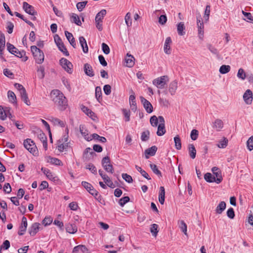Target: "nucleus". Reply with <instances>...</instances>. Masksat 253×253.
I'll list each match as a JSON object with an SVG mask.
<instances>
[{
    "label": "nucleus",
    "instance_id": "obj_3",
    "mask_svg": "<svg viewBox=\"0 0 253 253\" xmlns=\"http://www.w3.org/2000/svg\"><path fill=\"white\" fill-rule=\"evenodd\" d=\"M169 80V78L168 76H162L154 79L153 81V84L158 88L163 89L165 88Z\"/></svg>",
    "mask_w": 253,
    "mask_h": 253
},
{
    "label": "nucleus",
    "instance_id": "obj_12",
    "mask_svg": "<svg viewBox=\"0 0 253 253\" xmlns=\"http://www.w3.org/2000/svg\"><path fill=\"white\" fill-rule=\"evenodd\" d=\"M134 60L135 59L132 55L127 53L125 58V66L132 67L134 64Z\"/></svg>",
    "mask_w": 253,
    "mask_h": 253
},
{
    "label": "nucleus",
    "instance_id": "obj_53",
    "mask_svg": "<svg viewBox=\"0 0 253 253\" xmlns=\"http://www.w3.org/2000/svg\"><path fill=\"white\" fill-rule=\"evenodd\" d=\"M61 143L57 146V149L60 152H63L64 150H66L69 147V143Z\"/></svg>",
    "mask_w": 253,
    "mask_h": 253
},
{
    "label": "nucleus",
    "instance_id": "obj_31",
    "mask_svg": "<svg viewBox=\"0 0 253 253\" xmlns=\"http://www.w3.org/2000/svg\"><path fill=\"white\" fill-rule=\"evenodd\" d=\"M66 37L69 41L70 43L74 47H75L76 45L75 39L72 34V33H65Z\"/></svg>",
    "mask_w": 253,
    "mask_h": 253
},
{
    "label": "nucleus",
    "instance_id": "obj_48",
    "mask_svg": "<svg viewBox=\"0 0 253 253\" xmlns=\"http://www.w3.org/2000/svg\"><path fill=\"white\" fill-rule=\"evenodd\" d=\"M54 39L58 48H59V47H62V46L64 45L61 39L58 35H54Z\"/></svg>",
    "mask_w": 253,
    "mask_h": 253
},
{
    "label": "nucleus",
    "instance_id": "obj_7",
    "mask_svg": "<svg viewBox=\"0 0 253 253\" xmlns=\"http://www.w3.org/2000/svg\"><path fill=\"white\" fill-rule=\"evenodd\" d=\"M60 64L61 66L69 73L72 72V64L67 59L62 58L60 60Z\"/></svg>",
    "mask_w": 253,
    "mask_h": 253
},
{
    "label": "nucleus",
    "instance_id": "obj_17",
    "mask_svg": "<svg viewBox=\"0 0 253 253\" xmlns=\"http://www.w3.org/2000/svg\"><path fill=\"white\" fill-rule=\"evenodd\" d=\"M40 224L37 222L33 223L29 228V233L31 236H34L38 232Z\"/></svg>",
    "mask_w": 253,
    "mask_h": 253
},
{
    "label": "nucleus",
    "instance_id": "obj_1",
    "mask_svg": "<svg viewBox=\"0 0 253 253\" xmlns=\"http://www.w3.org/2000/svg\"><path fill=\"white\" fill-rule=\"evenodd\" d=\"M50 96L60 110L63 111L66 109L68 105L67 100L62 92L58 89H54L51 91Z\"/></svg>",
    "mask_w": 253,
    "mask_h": 253
},
{
    "label": "nucleus",
    "instance_id": "obj_21",
    "mask_svg": "<svg viewBox=\"0 0 253 253\" xmlns=\"http://www.w3.org/2000/svg\"><path fill=\"white\" fill-rule=\"evenodd\" d=\"M212 127L217 131H220L223 127V123L220 119H216L213 123Z\"/></svg>",
    "mask_w": 253,
    "mask_h": 253
},
{
    "label": "nucleus",
    "instance_id": "obj_56",
    "mask_svg": "<svg viewBox=\"0 0 253 253\" xmlns=\"http://www.w3.org/2000/svg\"><path fill=\"white\" fill-rule=\"evenodd\" d=\"M228 139L224 137L223 140L219 142V143L217 144V146L220 148H224L226 147Z\"/></svg>",
    "mask_w": 253,
    "mask_h": 253
},
{
    "label": "nucleus",
    "instance_id": "obj_29",
    "mask_svg": "<svg viewBox=\"0 0 253 253\" xmlns=\"http://www.w3.org/2000/svg\"><path fill=\"white\" fill-rule=\"evenodd\" d=\"M14 55L19 58H23L22 60L24 61H27L28 59V57L26 56V52L24 50L19 51L17 49Z\"/></svg>",
    "mask_w": 253,
    "mask_h": 253
},
{
    "label": "nucleus",
    "instance_id": "obj_16",
    "mask_svg": "<svg viewBox=\"0 0 253 253\" xmlns=\"http://www.w3.org/2000/svg\"><path fill=\"white\" fill-rule=\"evenodd\" d=\"M80 131L82 135L84 137V139L88 141H89L92 139V135L89 136L88 130L85 129L84 125L80 126Z\"/></svg>",
    "mask_w": 253,
    "mask_h": 253
},
{
    "label": "nucleus",
    "instance_id": "obj_46",
    "mask_svg": "<svg viewBox=\"0 0 253 253\" xmlns=\"http://www.w3.org/2000/svg\"><path fill=\"white\" fill-rule=\"evenodd\" d=\"M14 14L17 17H18L21 18V19H22L23 21H24L26 23H27L28 24H29L31 27H33L34 26V24L31 22L29 21L27 18H25V17L23 15L21 14L20 13H18L17 12H14Z\"/></svg>",
    "mask_w": 253,
    "mask_h": 253
},
{
    "label": "nucleus",
    "instance_id": "obj_9",
    "mask_svg": "<svg viewBox=\"0 0 253 253\" xmlns=\"http://www.w3.org/2000/svg\"><path fill=\"white\" fill-rule=\"evenodd\" d=\"M172 44V41L170 37H167L166 39L164 45V51L167 54H170L171 52V49L170 46Z\"/></svg>",
    "mask_w": 253,
    "mask_h": 253
},
{
    "label": "nucleus",
    "instance_id": "obj_6",
    "mask_svg": "<svg viewBox=\"0 0 253 253\" xmlns=\"http://www.w3.org/2000/svg\"><path fill=\"white\" fill-rule=\"evenodd\" d=\"M23 8L26 13L31 15L30 17L31 20H35L36 19V18L34 15L35 13H36V12L32 5L29 4L26 2H24L23 3Z\"/></svg>",
    "mask_w": 253,
    "mask_h": 253
},
{
    "label": "nucleus",
    "instance_id": "obj_18",
    "mask_svg": "<svg viewBox=\"0 0 253 253\" xmlns=\"http://www.w3.org/2000/svg\"><path fill=\"white\" fill-rule=\"evenodd\" d=\"M84 70L86 75L91 77L94 75L92 68L90 64L85 63L84 65Z\"/></svg>",
    "mask_w": 253,
    "mask_h": 253
},
{
    "label": "nucleus",
    "instance_id": "obj_33",
    "mask_svg": "<svg viewBox=\"0 0 253 253\" xmlns=\"http://www.w3.org/2000/svg\"><path fill=\"white\" fill-rule=\"evenodd\" d=\"M22 100L26 103L27 105H30V102L28 99V95L26 93V90H23L20 94Z\"/></svg>",
    "mask_w": 253,
    "mask_h": 253
},
{
    "label": "nucleus",
    "instance_id": "obj_2",
    "mask_svg": "<svg viewBox=\"0 0 253 253\" xmlns=\"http://www.w3.org/2000/svg\"><path fill=\"white\" fill-rule=\"evenodd\" d=\"M31 50L34 57L36 62L38 64H42L44 61L43 52L36 46H31Z\"/></svg>",
    "mask_w": 253,
    "mask_h": 253
},
{
    "label": "nucleus",
    "instance_id": "obj_42",
    "mask_svg": "<svg viewBox=\"0 0 253 253\" xmlns=\"http://www.w3.org/2000/svg\"><path fill=\"white\" fill-rule=\"evenodd\" d=\"M38 76L40 79H42L44 77V68L42 66L38 67L37 69Z\"/></svg>",
    "mask_w": 253,
    "mask_h": 253
},
{
    "label": "nucleus",
    "instance_id": "obj_39",
    "mask_svg": "<svg viewBox=\"0 0 253 253\" xmlns=\"http://www.w3.org/2000/svg\"><path fill=\"white\" fill-rule=\"evenodd\" d=\"M166 132L165 128V125H160L158 126V129L157 131V134L158 136L163 135Z\"/></svg>",
    "mask_w": 253,
    "mask_h": 253
},
{
    "label": "nucleus",
    "instance_id": "obj_57",
    "mask_svg": "<svg viewBox=\"0 0 253 253\" xmlns=\"http://www.w3.org/2000/svg\"><path fill=\"white\" fill-rule=\"evenodd\" d=\"M247 146L250 151H252L253 149V135L250 137L247 140Z\"/></svg>",
    "mask_w": 253,
    "mask_h": 253
},
{
    "label": "nucleus",
    "instance_id": "obj_58",
    "mask_svg": "<svg viewBox=\"0 0 253 253\" xmlns=\"http://www.w3.org/2000/svg\"><path fill=\"white\" fill-rule=\"evenodd\" d=\"M210 8H211V6L210 5H207L206 7L204 18L206 21L208 20L209 18V16H210V11H211Z\"/></svg>",
    "mask_w": 253,
    "mask_h": 253
},
{
    "label": "nucleus",
    "instance_id": "obj_41",
    "mask_svg": "<svg viewBox=\"0 0 253 253\" xmlns=\"http://www.w3.org/2000/svg\"><path fill=\"white\" fill-rule=\"evenodd\" d=\"M8 111L5 109L2 106H0V119L2 120H5L6 118V113H7Z\"/></svg>",
    "mask_w": 253,
    "mask_h": 253
},
{
    "label": "nucleus",
    "instance_id": "obj_5",
    "mask_svg": "<svg viewBox=\"0 0 253 253\" xmlns=\"http://www.w3.org/2000/svg\"><path fill=\"white\" fill-rule=\"evenodd\" d=\"M102 165L107 172L111 173L114 172L113 167L110 164V159L108 156L105 157L103 158L102 160Z\"/></svg>",
    "mask_w": 253,
    "mask_h": 253
},
{
    "label": "nucleus",
    "instance_id": "obj_8",
    "mask_svg": "<svg viewBox=\"0 0 253 253\" xmlns=\"http://www.w3.org/2000/svg\"><path fill=\"white\" fill-rule=\"evenodd\" d=\"M99 175L101 176L102 179L104 180L105 183L109 187L112 188L115 187V185L114 184L113 182L110 180V178L106 174L103 173V171L99 169Z\"/></svg>",
    "mask_w": 253,
    "mask_h": 253
},
{
    "label": "nucleus",
    "instance_id": "obj_47",
    "mask_svg": "<svg viewBox=\"0 0 253 253\" xmlns=\"http://www.w3.org/2000/svg\"><path fill=\"white\" fill-rule=\"evenodd\" d=\"M242 12L246 18L245 19V20H246L248 22L253 23V16L251 13L246 12L243 10H242Z\"/></svg>",
    "mask_w": 253,
    "mask_h": 253
},
{
    "label": "nucleus",
    "instance_id": "obj_32",
    "mask_svg": "<svg viewBox=\"0 0 253 253\" xmlns=\"http://www.w3.org/2000/svg\"><path fill=\"white\" fill-rule=\"evenodd\" d=\"M49 120L54 125L59 126L61 127L65 126V123L56 118L51 117Z\"/></svg>",
    "mask_w": 253,
    "mask_h": 253
},
{
    "label": "nucleus",
    "instance_id": "obj_30",
    "mask_svg": "<svg viewBox=\"0 0 253 253\" xmlns=\"http://www.w3.org/2000/svg\"><path fill=\"white\" fill-rule=\"evenodd\" d=\"M82 110L88 116L91 117L92 120H94V118L93 117H95L94 113L87 107L83 106L81 107Z\"/></svg>",
    "mask_w": 253,
    "mask_h": 253
},
{
    "label": "nucleus",
    "instance_id": "obj_19",
    "mask_svg": "<svg viewBox=\"0 0 253 253\" xmlns=\"http://www.w3.org/2000/svg\"><path fill=\"white\" fill-rule=\"evenodd\" d=\"M143 107L145 108L146 111L150 114L153 111V107L151 103L147 99L143 98Z\"/></svg>",
    "mask_w": 253,
    "mask_h": 253
},
{
    "label": "nucleus",
    "instance_id": "obj_63",
    "mask_svg": "<svg viewBox=\"0 0 253 253\" xmlns=\"http://www.w3.org/2000/svg\"><path fill=\"white\" fill-rule=\"evenodd\" d=\"M198 135H199L198 131L196 129H194L191 132V134H190L191 138L193 140H195L197 139Z\"/></svg>",
    "mask_w": 253,
    "mask_h": 253
},
{
    "label": "nucleus",
    "instance_id": "obj_4",
    "mask_svg": "<svg viewBox=\"0 0 253 253\" xmlns=\"http://www.w3.org/2000/svg\"><path fill=\"white\" fill-rule=\"evenodd\" d=\"M23 145L24 147L31 153L35 155L38 153V149L34 142L31 139L28 138L24 141Z\"/></svg>",
    "mask_w": 253,
    "mask_h": 253
},
{
    "label": "nucleus",
    "instance_id": "obj_11",
    "mask_svg": "<svg viewBox=\"0 0 253 253\" xmlns=\"http://www.w3.org/2000/svg\"><path fill=\"white\" fill-rule=\"evenodd\" d=\"M27 220L25 216H23L22 218V222L19 227L18 234L20 236L24 234L27 227Z\"/></svg>",
    "mask_w": 253,
    "mask_h": 253
},
{
    "label": "nucleus",
    "instance_id": "obj_34",
    "mask_svg": "<svg viewBox=\"0 0 253 253\" xmlns=\"http://www.w3.org/2000/svg\"><path fill=\"white\" fill-rule=\"evenodd\" d=\"M95 97L99 102L102 100V90L100 86H97L95 88Z\"/></svg>",
    "mask_w": 253,
    "mask_h": 253
},
{
    "label": "nucleus",
    "instance_id": "obj_61",
    "mask_svg": "<svg viewBox=\"0 0 253 253\" xmlns=\"http://www.w3.org/2000/svg\"><path fill=\"white\" fill-rule=\"evenodd\" d=\"M129 201V198L128 196H126L120 199L119 200V203L121 206L123 207Z\"/></svg>",
    "mask_w": 253,
    "mask_h": 253
},
{
    "label": "nucleus",
    "instance_id": "obj_24",
    "mask_svg": "<svg viewBox=\"0 0 253 253\" xmlns=\"http://www.w3.org/2000/svg\"><path fill=\"white\" fill-rule=\"evenodd\" d=\"M79 41L80 44L82 47L83 51L84 53H87L88 51V48L86 43V40L83 37H80L79 38Z\"/></svg>",
    "mask_w": 253,
    "mask_h": 253
},
{
    "label": "nucleus",
    "instance_id": "obj_44",
    "mask_svg": "<svg viewBox=\"0 0 253 253\" xmlns=\"http://www.w3.org/2000/svg\"><path fill=\"white\" fill-rule=\"evenodd\" d=\"M150 167L154 173H155L160 177L162 176L161 172L158 169L157 166L156 165L153 164H150Z\"/></svg>",
    "mask_w": 253,
    "mask_h": 253
},
{
    "label": "nucleus",
    "instance_id": "obj_36",
    "mask_svg": "<svg viewBox=\"0 0 253 253\" xmlns=\"http://www.w3.org/2000/svg\"><path fill=\"white\" fill-rule=\"evenodd\" d=\"M205 179L208 182H215V177L211 173H207L204 175Z\"/></svg>",
    "mask_w": 253,
    "mask_h": 253
},
{
    "label": "nucleus",
    "instance_id": "obj_10",
    "mask_svg": "<svg viewBox=\"0 0 253 253\" xmlns=\"http://www.w3.org/2000/svg\"><path fill=\"white\" fill-rule=\"evenodd\" d=\"M243 99L247 104H251L253 101V93L250 89H247L243 95Z\"/></svg>",
    "mask_w": 253,
    "mask_h": 253
},
{
    "label": "nucleus",
    "instance_id": "obj_20",
    "mask_svg": "<svg viewBox=\"0 0 253 253\" xmlns=\"http://www.w3.org/2000/svg\"><path fill=\"white\" fill-rule=\"evenodd\" d=\"M165 190L163 186L160 187V190L159 193V201L161 205H163L165 202Z\"/></svg>",
    "mask_w": 253,
    "mask_h": 253
},
{
    "label": "nucleus",
    "instance_id": "obj_51",
    "mask_svg": "<svg viewBox=\"0 0 253 253\" xmlns=\"http://www.w3.org/2000/svg\"><path fill=\"white\" fill-rule=\"evenodd\" d=\"M92 139L98 140V141H99L102 143H105L107 141L105 137H103V136H100L96 133L92 134Z\"/></svg>",
    "mask_w": 253,
    "mask_h": 253
},
{
    "label": "nucleus",
    "instance_id": "obj_13",
    "mask_svg": "<svg viewBox=\"0 0 253 253\" xmlns=\"http://www.w3.org/2000/svg\"><path fill=\"white\" fill-rule=\"evenodd\" d=\"M41 170L49 179L54 181L57 180V176H55V174L51 172L49 169L46 168H42Z\"/></svg>",
    "mask_w": 253,
    "mask_h": 253
},
{
    "label": "nucleus",
    "instance_id": "obj_35",
    "mask_svg": "<svg viewBox=\"0 0 253 253\" xmlns=\"http://www.w3.org/2000/svg\"><path fill=\"white\" fill-rule=\"evenodd\" d=\"M7 96L10 102L16 103V96L13 91L9 90L7 92Z\"/></svg>",
    "mask_w": 253,
    "mask_h": 253
},
{
    "label": "nucleus",
    "instance_id": "obj_14",
    "mask_svg": "<svg viewBox=\"0 0 253 253\" xmlns=\"http://www.w3.org/2000/svg\"><path fill=\"white\" fill-rule=\"evenodd\" d=\"M157 147L153 146L150 148L146 149L145 150V155L146 159H148L150 156H153L155 155L157 151Z\"/></svg>",
    "mask_w": 253,
    "mask_h": 253
},
{
    "label": "nucleus",
    "instance_id": "obj_25",
    "mask_svg": "<svg viewBox=\"0 0 253 253\" xmlns=\"http://www.w3.org/2000/svg\"><path fill=\"white\" fill-rule=\"evenodd\" d=\"M47 162L56 166L63 165L62 162L59 159L56 158L51 157L50 156L47 158Z\"/></svg>",
    "mask_w": 253,
    "mask_h": 253
},
{
    "label": "nucleus",
    "instance_id": "obj_23",
    "mask_svg": "<svg viewBox=\"0 0 253 253\" xmlns=\"http://www.w3.org/2000/svg\"><path fill=\"white\" fill-rule=\"evenodd\" d=\"M66 230L70 234H74L77 231V227L74 224L68 223L66 225Z\"/></svg>",
    "mask_w": 253,
    "mask_h": 253
},
{
    "label": "nucleus",
    "instance_id": "obj_54",
    "mask_svg": "<svg viewBox=\"0 0 253 253\" xmlns=\"http://www.w3.org/2000/svg\"><path fill=\"white\" fill-rule=\"evenodd\" d=\"M150 122L152 126L156 127L158 124V118L156 116H153L150 119Z\"/></svg>",
    "mask_w": 253,
    "mask_h": 253
},
{
    "label": "nucleus",
    "instance_id": "obj_43",
    "mask_svg": "<svg viewBox=\"0 0 253 253\" xmlns=\"http://www.w3.org/2000/svg\"><path fill=\"white\" fill-rule=\"evenodd\" d=\"M237 76L239 79L244 80L246 78V74L244 70L242 68H240L238 70Z\"/></svg>",
    "mask_w": 253,
    "mask_h": 253
},
{
    "label": "nucleus",
    "instance_id": "obj_26",
    "mask_svg": "<svg viewBox=\"0 0 253 253\" xmlns=\"http://www.w3.org/2000/svg\"><path fill=\"white\" fill-rule=\"evenodd\" d=\"M130 107L132 111H135L137 109L136 104L135 102V97L133 95L129 96Z\"/></svg>",
    "mask_w": 253,
    "mask_h": 253
},
{
    "label": "nucleus",
    "instance_id": "obj_45",
    "mask_svg": "<svg viewBox=\"0 0 253 253\" xmlns=\"http://www.w3.org/2000/svg\"><path fill=\"white\" fill-rule=\"evenodd\" d=\"M38 131V137L42 142L45 141L47 140V137L45 134L40 129H37Z\"/></svg>",
    "mask_w": 253,
    "mask_h": 253
},
{
    "label": "nucleus",
    "instance_id": "obj_64",
    "mask_svg": "<svg viewBox=\"0 0 253 253\" xmlns=\"http://www.w3.org/2000/svg\"><path fill=\"white\" fill-rule=\"evenodd\" d=\"M122 178L127 182L131 183L133 181L132 177L127 173H123Z\"/></svg>",
    "mask_w": 253,
    "mask_h": 253
},
{
    "label": "nucleus",
    "instance_id": "obj_38",
    "mask_svg": "<svg viewBox=\"0 0 253 253\" xmlns=\"http://www.w3.org/2000/svg\"><path fill=\"white\" fill-rule=\"evenodd\" d=\"M174 141L175 148L177 150H180L181 148V139L178 135H176L174 137Z\"/></svg>",
    "mask_w": 253,
    "mask_h": 253
},
{
    "label": "nucleus",
    "instance_id": "obj_52",
    "mask_svg": "<svg viewBox=\"0 0 253 253\" xmlns=\"http://www.w3.org/2000/svg\"><path fill=\"white\" fill-rule=\"evenodd\" d=\"M179 227L181 231L185 235H187V225L183 220H181L179 222Z\"/></svg>",
    "mask_w": 253,
    "mask_h": 253
},
{
    "label": "nucleus",
    "instance_id": "obj_40",
    "mask_svg": "<svg viewBox=\"0 0 253 253\" xmlns=\"http://www.w3.org/2000/svg\"><path fill=\"white\" fill-rule=\"evenodd\" d=\"M213 175L215 177V183L217 184L220 183L222 181V176L221 171H218V172H214L213 173Z\"/></svg>",
    "mask_w": 253,
    "mask_h": 253
},
{
    "label": "nucleus",
    "instance_id": "obj_27",
    "mask_svg": "<svg viewBox=\"0 0 253 253\" xmlns=\"http://www.w3.org/2000/svg\"><path fill=\"white\" fill-rule=\"evenodd\" d=\"M106 14V10L105 9H102L98 12L95 17V22L101 21L102 22L104 16Z\"/></svg>",
    "mask_w": 253,
    "mask_h": 253
},
{
    "label": "nucleus",
    "instance_id": "obj_37",
    "mask_svg": "<svg viewBox=\"0 0 253 253\" xmlns=\"http://www.w3.org/2000/svg\"><path fill=\"white\" fill-rule=\"evenodd\" d=\"M231 69L229 65H223L219 68V72L222 74H225L228 73Z\"/></svg>",
    "mask_w": 253,
    "mask_h": 253
},
{
    "label": "nucleus",
    "instance_id": "obj_60",
    "mask_svg": "<svg viewBox=\"0 0 253 253\" xmlns=\"http://www.w3.org/2000/svg\"><path fill=\"white\" fill-rule=\"evenodd\" d=\"M7 48L9 52L13 54H14L15 52H16V50L17 49L13 45L9 43H7Z\"/></svg>",
    "mask_w": 253,
    "mask_h": 253
},
{
    "label": "nucleus",
    "instance_id": "obj_28",
    "mask_svg": "<svg viewBox=\"0 0 253 253\" xmlns=\"http://www.w3.org/2000/svg\"><path fill=\"white\" fill-rule=\"evenodd\" d=\"M189 153L190 157L192 159H194L196 157V150L194 145L192 144H190L188 145Z\"/></svg>",
    "mask_w": 253,
    "mask_h": 253
},
{
    "label": "nucleus",
    "instance_id": "obj_22",
    "mask_svg": "<svg viewBox=\"0 0 253 253\" xmlns=\"http://www.w3.org/2000/svg\"><path fill=\"white\" fill-rule=\"evenodd\" d=\"M226 204L225 202L221 201L217 205L215 209V212L217 214H221L226 209Z\"/></svg>",
    "mask_w": 253,
    "mask_h": 253
},
{
    "label": "nucleus",
    "instance_id": "obj_50",
    "mask_svg": "<svg viewBox=\"0 0 253 253\" xmlns=\"http://www.w3.org/2000/svg\"><path fill=\"white\" fill-rule=\"evenodd\" d=\"M158 225L156 224H153L150 228V231L153 236L156 237L158 232Z\"/></svg>",
    "mask_w": 253,
    "mask_h": 253
},
{
    "label": "nucleus",
    "instance_id": "obj_62",
    "mask_svg": "<svg viewBox=\"0 0 253 253\" xmlns=\"http://www.w3.org/2000/svg\"><path fill=\"white\" fill-rule=\"evenodd\" d=\"M52 222V218L50 216H46L42 220V224L46 226L50 224Z\"/></svg>",
    "mask_w": 253,
    "mask_h": 253
},
{
    "label": "nucleus",
    "instance_id": "obj_49",
    "mask_svg": "<svg viewBox=\"0 0 253 253\" xmlns=\"http://www.w3.org/2000/svg\"><path fill=\"white\" fill-rule=\"evenodd\" d=\"M125 22L127 27L131 25L132 19L131 18V14L130 12H127L125 17Z\"/></svg>",
    "mask_w": 253,
    "mask_h": 253
},
{
    "label": "nucleus",
    "instance_id": "obj_59",
    "mask_svg": "<svg viewBox=\"0 0 253 253\" xmlns=\"http://www.w3.org/2000/svg\"><path fill=\"white\" fill-rule=\"evenodd\" d=\"M87 2L86 1H84L79 2L78 3H77V5H76L77 8L79 10V11H81L83 10V9L85 7Z\"/></svg>",
    "mask_w": 253,
    "mask_h": 253
},
{
    "label": "nucleus",
    "instance_id": "obj_15",
    "mask_svg": "<svg viewBox=\"0 0 253 253\" xmlns=\"http://www.w3.org/2000/svg\"><path fill=\"white\" fill-rule=\"evenodd\" d=\"M177 89V81L176 80L172 81L170 83L169 85V92L171 95L175 94Z\"/></svg>",
    "mask_w": 253,
    "mask_h": 253
},
{
    "label": "nucleus",
    "instance_id": "obj_55",
    "mask_svg": "<svg viewBox=\"0 0 253 253\" xmlns=\"http://www.w3.org/2000/svg\"><path fill=\"white\" fill-rule=\"evenodd\" d=\"M71 20L75 23H76L78 25H80L81 24V22L80 20V18L78 15L76 14H73L71 16Z\"/></svg>",
    "mask_w": 253,
    "mask_h": 253
}]
</instances>
